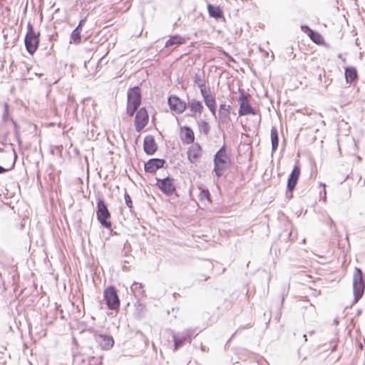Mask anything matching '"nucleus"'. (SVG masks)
Segmentation results:
<instances>
[{
    "mask_svg": "<svg viewBox=\"0 0 365 365\" xmlns=\"http://www.w3.org/2000/svg\"><path fill=\"white\" fill-rule=\"evenodd\" d=\"M110 212L103 197L98 195L97 197L96 217L98 222L104 228L112 230V223L110 221Z\"/></svg>",
    "mask_w": 365,
    "mask_h": 365,
    "instance_id": "1",
    "label": "nucleus"
},
{
    "mask_svg": "<svg viewBox=\"0 0 365 365\" xmlns=\"http://www.w3.org/2000/svg\"><path fill=\"white\" fill-rule=\"evenodd\" d=\"M230 159L227 154L225 146L220 148L214 156L213 171L217 178L223 175V172L229 167Z\"/></svg>",
    "mask_w": 365,
    "mask_h": 365,
    "instance_id": "2",
    "label": "nucleus"
},
{
    "mask_svg": "<svg viewBox=\"0 0 365 365\" xmlns=\"http://www.w3.org/2000/svg\"><path fill=\"white\" fill-rule=\"evenodd\" d=\"M198 333L195 329H189L178 333L173 332L174 351H177L185 343H191L192 339L196 337Z\"/></svg>",
    "mask_w": 365,
    "mask_h": 365,
    "instance_id": "3",
    "label": "nucleus"
},
{
    "mask_svg": "<svg viewBox=\"0 0 365 365\" xmlns=\"http://www.w3.org/2000/svg\"><path fill=\"white\" fill-rule=\"evenodd\" d=\"M365 288V282L363 272L360 268L355 267L353 276V292L354 303L362 297Z\"/></svg>",
    "mask_w": 365,
    "mask_h": 365,
    "instance_id": "4",
    "label": "nucleus"
},
{
    "mask_svg": "<svg viewBox=\"0 0 365 365\" xmlns=\"http://www.w3.org/2000/svg\"><path fill=\"white\" fill-rule=\"evenodd\" d=\"M103 299L110 310L117 311L120 308V299L114 286H109L103 291Z\"/></svg>",
    "mask_w": 365,
    "mask_h": 365,
    "instance_id": "5",
    "label": "nucleus"
},
{
    "mask_svg": "<svg viewBox=\"0 0 365 365\" xmlns=\"http://www.w3.org/2000/svg\"><path fill=\"white\" fill-rule=\"evenodd\" d=\"M156 186L166 196H171L176 192V186L174 183L175 180L167 176L164 178H156Z\"/></svg>",
    "mask_w": 365,
    "mask_h": 365,
    "instance_id": "6",
    "label": "nucleus"
},
{
    "mask_svg": "<svg viewBox=\"0 0 365 365\" xmlns=\"http://www.w3.org/2000/svg\"><path fill=\"white\" fill-rule=\"evenodd\" d=\"M127 113L129 116H133L141 104V93H127Z\"/></svg>",
    "mask_w": 365,
    "mask_h": 365,
    "instance_id": "7",
    "label": "nucleus"
},
{
    "mask_svg": "<svg viewBox=\"0 0 365 365\" xmlns=\"http://www.w3.org/2000/svg\"><path fill=\"white\" fill-rule=\"evenodd\" d=\"M247 93H240L239 101L240 102L239 108V115L244 116L247 115H255L257 114L256 110L251 106L248 102Z\"/></svg>",
    "mask_w": 365,
    "mask_h": 365,
    "instance_id": "8",
    "label": "nucleus"
},
{
    "mask_svg": "<svg viewBox=\"0 0 365 365\" xmlns=\"http://www.w3.org/2000/svg\"><path fill=\"white\" fill-rule=\"evenodd\" d=\"M39 44V34H36L31 29L25 37V45L28 52L31 54L35 53Z\"/></svg>",
    "mask_w": 365,
    "mask_h": 365,
    "instance_id": "9",
    "label": "nucleus"
},
{
    "mask_svg": "<svg viewBox=\"0 0 365 365\" xmlns=\"http://www.w3.org/2000/svg\"><path fill=\"white\" fill-rule=\"evenodd\" d=\"M148 119L149 116L145 108H141L136 111L134 122L136 131H141L147 125Z\"/></svg>",
    "mask_w": 365,
    "mask_h": 365,
    "instance_id": "10",
    "label": "nucleus"
},
{
    "mask_svg": "<svg viewBox=\"0 0 365 365\" xmlns=\"http://www.w3.org/2000/svg\"><path fill=\"white\" fill-rule=\"evenodd\" d=\"M165 164L166 161L163 158H150L144 163V170L145 173L153 174L158 169L164 168Z\"/></svg>",
    "mask_w": 365,
    "mask_h": 365,
    "instance_id": "11",
    "label": "nucleus"
},
{
    "mask_svg": "<svg viewBox=\"0 0 365 365\" xmlns=\"http://www.w3.org/2000/svg\"><path fill=\"white\" fill-rule=\"evenodd\" d=\"M94 339L102 349L108 350L113 346L114 339L110 335L95 333Z\"/></svg>",
    "mask_w": 365,
    "mask_h": 365,
    "instance_id": "12",
    "label": "nucleus"
},
{
    "mask_svg": "<svg viewBox=\"0 0 365 365\" xmlns=\"http://www.w3.org/2000/svg\"><path fill=\"white\" fill-rule=\"evenodd\" d=\"M168 103L171 110L178 113H182L186 108L185 102L182 101L178 96L173 95L169 96Z\"/></svg>",
    "mask_w": 365,
    "mask_h": 365,
    "instance_id": "13",
    "label": "nucleus"
},
{
    "mask_svg": "<svg viewBox=\"0 0 365 365\" xmlns=\"http://www.w3.org/2000/svg\"><path fill=\"white\" fill-rule=\"evenodd\" d=\"M301 173V168L299 165H295L292 171L289 175L287 187L289 190H294Z\"/></svg>",
    "mask_w": 365,
    "mask_h": 365,
    "instance_id": "14",
    "label": "nucleus"
},
{
    "mask_svg": "<svg viewBox=\"0 0 365 365\" xmlns=\"http://www.w3.org/2000/svg\"><path fill=\"white\" fill-rule=\"evenodd\" d=\"M158 145L155 142V138L148 135H146L143 140V150L148 155H153L158 150Z\"/></svg>",
    "mask_w": 365,
    "mask_h": 365,
    "instance_id": "15",
    "label": "nucleus"
},
{
    "mask_svg": "<svg viewBox=\"0 0 365 365\" xmlns=\"http://www.w3.org/2000/svg\"><path fill=\"white\" fill-rule=\"evenodd\" d=\"M202 148L199 143H195L188 148L187 158L191 163H195L202 156Z\"/></svg>",
    "mask_w": 365,
    "mask_h": 365,
    "instance_id": "16",
    "label": "nucleus"
},
{
    "mask_svg": "<svg viewBox=\"0 0 365 365\" xmlns=\"http://www.w3.org/2000/svg\"><path fill=\"white\" fill-rule=\"evenodd\" d=\"M205 105L213 115L216 114V104L215 93H201Z\"/></svg>",
    "mask_w": 365,
    "mask_h": 365,
    "instance_id": "17",
    "label": "nucleus"
},
{
    "mask_svg": "<svg viewBox=\"0 0 365 365\" xmlns=\"http://www.w3.org/2000/svg\"><path fill=\"white\" fill-rule=\"evenodd\" d=\"M231 109L230 106H227L225 104H221L220 106L218 115H219V122L222 124H228L230 121V111Z\"/></svg>",
    "mask_w": 365,
    "mask_h": 365,
    "instance_id": "18",
    "label": "nucleus"
},
{
    "mask_svg": "<svg viewBox=\"0 0 365 365\" xmlns=\"http://www.w3.org/2000/svg\"><path fill=\"white\" fill-rule=\"evenodd\" d=\"M181 140L184 143L190 144L194 142L195 135L192 128L189 126L185 125L181 128Z\"/></svg>",
    "mask_w": 365,
    "mask_h": 365,
    "instance_id": "19",
    "label": "nucleus"
},
{
    "mask_svg": "<svg viewBox=\"0 0 365 365\" xmlns=\"http://www.w3.org/2000/svg\"><path fill=\"white\" fill-rule=\"evenodd\" d=\"M308 30V36L310 38V39L316 44L319 46H325L326 42L324 40V38L322 36L321 34H319L317 31H314L309 28H307Z\"/></svg>",
    "mask_w": 365,
    "mask_h": 365,
    "instance_id": "20",
    "label": "nucleus"
},
{
    "mask_svg": "<svg viewBox=\"0 0 365 365\" xmlns=\"http://www.w3.org/2000/svg\"><path fill=\"white\" fill-rule=\"evenodd\" d=\"M186 43V38L179 35H175L170 37L165 44V48H169L175 45H182Z\"/></svg>",
    "mask_w": 365,
    "mask_h": 365,
    "instance_id": "21",
    "label": "nucleus"
},
{
    "mask_svg": "<svg viewBox=\"0 0 365 365\" xmlns=\"http://www.w3.org/2000/svg\"><path fill=\"white\" fill-rule=\"evenodd\" d=\"M200 193L198 195V199L201 202H207L208 203L212 202V197L209 190L204 187L202 185L198 187Z\"/></svg>",
    "mask_w": 365,
    "mask_h": 365,
    "instance_id": "22",
    "label": "nucleus"
},
{
    "mask_svg": "<svg viewBox=\"0 0 365 365\" xmlns=\"http://www.w3.org/2000/svg\"><path fill=\"white\" fill-rule=\"evenodd\" d=\"M271 143H272V151L275 152L279 145V133L277 128L275 126H272L271 128Z\"/></svg>",
    "mask_w": 365,
    "mask_h": 365,
    "instance_id": "23",
    "label": "nucleus"
},
{
    "mask_svg": "<svg viewBox=\"0 0 365 365\" xmlns=\"http://www.w3.org/2000/svg\"><path fill=\"white\" fill-rule=\"evenodd\" d=\"M358 77V73L356 68L354 67H348L345 69V78L348 83H353L356 80Z\"/></svg>",
    "mask_w": 365,
    "mask_h": 365,
    "instance_id": "24",
    "label": "nucleus"
},
{
    "mask_svg": "<svg viewBox=\"0 0 365 365\" xmlns=\"http://www.w3.org/2000/svg\"><path fill=\"white\" fill-rule=\"evenodd\" d=\"M188 106L190 108V111L192 113L190 114V116H193L195 113H201L203 109L202 104L200 101L192 100L191 102L188 103Z\"/></svg>",
    "mask_w": 365,
    "mask_h": 365,
    "instance_id": "25",
    "label": "nucleus"
},
{
    "mask_svg": "<svg viewBox=\"0 0 365 365\" xmlns=\"http://www.w3.org/2000/svg\"><path fill=\"white\" fill-rule=\"evenodd\" d=\"M131 292H133L135 297L143 296L145 290L143 289V285L139 282H133L130 286Z\"/></svg>",
    "mask_w": 365,
    "mask_h": 365,
    "instance_id": "26",
    "label": "nucleus"
},
{
    "mask_svg": "<svg viewBox=\"0 0 365 365\" xmlns=\"http://www.w3.org/2000/svg\"><path fill=\"white\" fill-rule=\"evenodd\" d=\"M207 10L210 16L219 19L222 16V11L219 6H215L211 4L207 6Z\"/></svg>",
    "mask_w": 365,
    "mask_h": 365,
    "instance_id": "27",
    "label": "nucleus"
},
{
    "mask_svg": "<svg viewBox=\"0 0 365 365\" xmlns=\"http://www.w3.org/2000/svg\"><path fill=\"white\" fill-rule=\"evenodd\" d=\"M81 41V30L75 29L71 35V43L79 44Z\"/></svg>",
    "mask_w": 365,
    "mask_h": 365,
    "instance_id": "28",
    "label": "nucleus"
},
{
    "mask_svg": "<svg viewBox=\"0 0 365 365\" xmlns=\"http://www.w3.org/2000/svg\"><path fill=\"white\" fill-rule=\"evenodd\" d=\"M199 129L200 132L203 133L205 135H207L210 132V125L209 123L205 120H201L198 123Z\"/></svg>",
    "mask_w": 365,
    "mask_h": 365,
    "instance_id": "29",
    "label": "nucleus"
},
{
    "mask_svg": "<svg viewBox=\"0 0 365 365\" xmlns=\"http://www.w3.org/2000/svg\"><path fill=\"white\" fill-rule=\"evenodd\" d=\"M9 116V105L8 103H4V112L2 114V121L6 122L7 120H11Z\"/></svg>",
    "mask_w": 365,
    "mask_h": 365,
    "instance_id": "30",
    "label": "nucleus"
},
{
    "mask_svg": "<svg viewBox=\"0 0 365 365\" xmlns=\"http://www.w3.org/2000/svg\"><path fill=\"white\" fill-rule=\"evenodd\" d=\"M11 121L14 125V132L15 136L17 138L18 142L19 143H21V141L20 140V133H19L20 127L18 125V123H16V121H15L13 118H11Z\"/></svg>",
    "mask_w": 365,
    "mask_h": 365,
    "instance_id": "31",
    "label": "nucleus"
},
{
    "mask_svg": "<svg viewBox=\"0 0 365 365\" xmlns=\"http://www.w3.org/2000/svg\"><path fill=\"white\" fill-rule=\"evenodd\" d=\"M124 199H125V202L126 205L131 210V209L133 208V202H132V199H131L130 195L127 192L126 190L125 191V193H124Z\"/></svg>",
    "mask_w": 365,
    "mask_h": 365,
    "instance_id": "32",
    "label": "nucleus"
},
{
    "mask_svg": "<svg viewBox=\"0 0 365 365\" xmlns=\"http://www.w3.org/2000/svg\"><path fill=\"white\" fill-rule=\"evenodd\" d=\"M292 231L284 230L283 232L281 233L280 237L281 238L284 237V240H286L287 238L290 240H293V238H292Z\"/></svg>",
    "mask_w": 365,
    "mask_h": 365,
    "instance_id": "33",
    "label": "nucleus"
},
{
    "mask_svg": "<svg viewBox=\"0 0 365 365\" xmlns=\"http://www.w3.org/2000/svg\"><path fill=\"white\" fill-rule=\"evenodd\" d=\"M14 165H15V160L14 161L12 166L9 169H6V168H4L3 166L0 165V174L4 173L6 171H9V170L13 169L14 167Z\"/></svg>",
    "mask_w": 365,
    "mask_h": 365,
    "instance_id": "34",
    "label": "nucleus"
},
{
    "mask_svg": "<svg viewBox=\"0 0 365 365\" xmlns=\"http://www.w3.org/2000/svg\"><path fill=\"white\" fill-rule=\"evenodd\" d=\"M293 191L294 190H289L287 188V191H286V198L290 200L293 197Z\"/></svg>",
    "mask_w": 365,
    "mask_h": 365,
    "instance_id": "35",
    "label": "nucleus"
},
{
    "mask_svg": "<svg viewBox=\"0 0 365 365\" xmlns=\"http://www.w3.org/2000/svg\"><path fill=\"white\" fill-rule=\"evenodd\" d=\"M19 279V276L17 273L12 275L13 285H15L17 284Z\"/></svg>",
    "mask_w": 365,
    "mask_h": 365,
    "instance_id": "36",
    "label": "nucleus"
},
{
    "mask_svg": "<svg viewBox=\"0 0 365 365\" xmlns=\"http://www.w3.org/2000/svg\"><path fill=\"white\" fill-rule=\"evenodd\" d=\"M85 22H86V19H81V20L79 21L78 25V26L76 27V29H80V30H81V31H82V27L84 26Z\"/></svg>",
    "mask_w": 365,
    "mask_h": 365,
    "instance_id": "37",
    "label": "nucleus"
},
{
    "mask_svg": "<svg viewBox=\"0 0 365 365\" xmlns=\"http://www.w3.org/2000/svg\"><path fill=\"white\" fill-rule=\"evenodd\" d=\"M97 0H83V4H85V6H86L87 4H93L96 2Z\"/></svg>",
    "mask_w": 365,
    "mask_h": 365,
    "instance_id": "38",
    "label": "nucleus"
},
{
    "mask_svg": "<svg viewBox=\"0 0 365 365\" xmlns=\"http://www.w3.org/2000/svg\"><path fill=\"white\" fill-rule=\"evenodd\" d=\"M206 267H207V269H213V267H214V265H213V264H212L211 262H209L207 263V265L206 266Z\"/></svg>",
    "mask_w": 365,
    "mask_h": 365,
    "instance_id": "39",
    "label": "nucleus"
},
{
    "mask_svg": "<svg viewBox=\"0 0 365 365\" xmlns=\"http://www.w3.org/2000/svg\"><path fill=\"white\" fill-rule=\"evenodd\" d=\"M223 53H224L226 56H227V57H228V58H229L230 61H234L233 58H232V56H229V54H228V53H226V52H225V51L223 52Z\"/></svg>",
    "mask_w": 365,
    "mask_h": 365,
    "instance_id": "40",
    "label": "nucleus"
},
{
    "mask_svg": "<svg viewBox=\"0 0 365 365\" xmlns=\"http://www.w3.org/2000/svg\"><path fill=\"white\" fill-rule=\"evenodd\" d=\"M200 277H203L205 281H207L210 278V276H206L205 274H200Z\"/></svg>",
    "mask_w": 365,
    "mask_h": 365,
    "instance_id": "41",
    "label": "nucleus"
},
{
    "mask_svg": "<svg viewBox=\"0 0 365 365\" xmlns=\"http://www.w3.org/2000/svg\"><path fill=\"white\" fill-rule=\"evenodd\" d=\"M132 257L131 256H129L128 257V259H126L125 260H124V262L125 263H130V259H131Z\"/></svg>",
    "mask_w": 365,
    "mask_h": 365,
    "instance_id": "42",
    "label": "nucleus"
},
{
    "mask_svg": "<svg viewBox=\"0 0 365 365\" xmlns=\"http://www.w3.org/2000/svg\"><path fill=\"white\" fill-rule=\"evenodd\" d=\"M4 205H8V206H9L10 207H11L12 209H14V206L12 207V206L11 205V202H4Z\"/></svg>",
    "mask_w": 365,
    "mask_h": 365,
    "instance_id": "43",
    "label": "nucleus"
},
{
    "mask_svg": "<svg viewBox=\"0 0 365 365\" xmlns=\"http://www.w3.org/2000/svg\"><path fill=\"white\" fill-rule=\"evenodd\" d=\"M201 349H202V351H206V348H205V346H203V345H202V344H201Z\"/></svg>",
    "mask_w": 365,
    "mask_h": 365,
    "instance_id": "44",
    "label": "nucleus"
},
{
    "mask_svg": "<svg viewBox=\"0 0 365 365\" xmlns=\"http://www.w3.org/2000/svg\"><path fill=\"white\" fill-rule=\"evenodd\" d=\"M179 296H180V294H179L178 293H177V292H175V293L173 294V297H174L175 298H176L177 297H179Z\"/></svg>",
    "mask_w": 365,
    "mask_h": 365,
    "instance_id": "45",
    "label": "nucleus"
},
{
    "mask_svg": "<svg viewBox=\"0 0 365 365\" xmlns=\"http://www.w3.org/2000/svg\"><path fill=\"white\" fill-rule=\"evenodd\" d=\"M251 327V325L250 324H247L245 327H243L242 329H245V328H250Z\"/></svg>",
    "mask_w": 365,
    "mask_h": 365,
    "instance_id": "46",
    "label": "nucleus"
},
{
    "mask_svg": "<svg viewBox=\"0 0 365 365\" xmlns=\"http://www.w3.org/2000/svg\"><path fill=\"white\" fill-rule=\"evenodd\" d=\"M334 324L337 325L339 324V321L336 319L334 321Z\"/></svg>",
    "mask_w": 365,
    "mask_h": 365,
    "instance_id": "47",
    "label": "nucleus"
},
{
    "mask_svg": "<svg viewBox=\"0 0 365 365\" xmlns=\"http://www.w3.org/2000/svg\"><path fill=\"white\" fill-rule=\"evenodd\" d=\"M336 345H334V346L332 347V349H331V351H335V350H336Z\"/></svg>",
    "mask_w": 365,
    "mask_h": 365,
    "instance_id": "48",
    "label": "nucleus"
},
{
    "mask_svg": "<svg viewBox=\"0 0 365 365\" xmlns=\"http://www.w3.org/2000/svg\"><path fill=\"white\" fill-rule=\"evenodd\" d=\"M330 223H331V225H330L331 227L332 225L334 224V221L331 219H330Z\"/></svg>",
    "mask_w": 365,
    "mask_h": 365,
    "instance_id": "49",
    "label": "nucleus"
},
{
    "mask_svg": "<svg viewBox=\"0 0 365 365\" xmlns=\"http://www.w3.org/2000/svg\"><path fill=\"white\" fill-rule=\"evenodd\" d=\"M241 329V328H239L237 330H236L235 333L232 336V337H233V336L237 334L240 330Z\"/></svg>",
    "mask_w": 365,
    "mask_h": 365,
    "instance_id": "50",
    "label": "nucleus"
},
{
    "mask_svg": "<svg viewBox=\"0 0 365 365\" xmlns=\"http://www.w3.org/2000/svg\"><path fill=\"white\" fill-rule=\"evenodd\" d=\"M250 365H259V364L257 362H252Z\"/></svg>",
    "mask_w": 365,
    "mask_h": 365,
    "instance_id": "51",
    "label": "nucleus"
},
{
    "mask_svg": "<svg viewBox=\"0 0 365 365\" xmlns=\"http://www.w3.org/2000/svg\"><path fill=\"white\" fill-rule=\"evenodd\" d=\"M264 96L268 97V93L267 92L264 93Z\"/></svg>",
    "mask_w": 365,
    "mask_h": 365,
    "instance_id": "52",
    "label": "nucleus"
},
{
    "mask_svg": "<svg viewBox=\"0 0 365 365\" xmlns=\"http://www.w3.org/2000/svg\"><path fill=\"white\" fill-rule=\"evenodd\" d=\"M304 338L305 339V341H307V335L306 334H304Z\"/></svg>",
    "mask_w": 365,
    "mask_h": 365,
    "instance_id": "53",
    "label": "nucleus"
},
{
    "mask_svg": "<svg viewBox=\"0 0 365 365\" xmlns=\"http://www.w3.org/2000/svg\"><path fill=\"white\" fill-rule=\"evenodd\" d=\"M314 331H310V334H314Z\"/></svg>",
    "mask_w": 365,
    "mask_h": 365,
    "instance_id": "54",
    "label": "nucleus"
}]
</instances>
